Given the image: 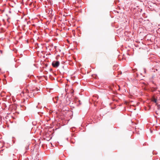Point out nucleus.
I'll return each instance as SVG.
<instances>
[{
  "label": "nucleus",
  "mask_w": 160,
  "mask_h": 160,
  "mask_svg": "<svg viewBox=\"0 0 160 160\" xmlns=\"http://www.w3.org/2000/svg\"><path fill=\"white\" fill-rule=\"evenodd\" d=\"M60 63L58 61H54L52 63V65L54 68H57L59 65Z\"/></svg>",
  "instance_id": "1"
},
{
  "label": "nucleus",
  "mask_w": 160,
  "mask_h": 160,
  "mask_svg": "<svg viewBox=\"0 0 160 160\" xmlns=\"http://www.w3.org/2000/svg\"><path fill=\"white\" fill-rule=\"evenodd\" d=\"M29 93L28 90L27 89H24L22 92L20 94L21 96L22 97V94H24V93Z\"/></svg>",
  "instance_id": "2"
},
{
  "label": "nucleus",
  "mask_w": 160,
  "mask_h": 160,
  "mask_svg": "<svg viewBox=\"0 0 160 160\" xmlns=\"http://www.w3.org/2000/svg\"><path fill=\"white\" fill-rule=\"evenodd\" d=\"M28 96L29 97V95L28 94V93H24V94H22V96H26L27 97Z\"/></svg>",
  "instance_id": "3"
},
{
  "label": "nucleus",
  "mask_w": 160,
  "mask_h": 160,
  "mask_svg": "<svg viewBox=\"0 0 160 160\" xmlns=\"http://www.w3.org/2000/svg\"><path fill=\"white\" fill-rule=\"evenodd\" d=\"M157 107H158V109H160V105H158Z\"/></svg>",
  "instance_id": "4"
},
{
  "label": "nucleus",
  "mask_w": 160,
  "mask_h": 160,
  "mask_svg": "<svg viewBox=\"0 0 160 160\" xmlns=\"http://www.w3.org/2000/svg\"><path fill=\"white\" fill-rule=\"evenodd\" d=\"M153 101L155 102V103H156L157 102V100L156 99H154V100H153Z\"/></svg>",
  "instance_id": "5"
},
{
  "label": "nucleus",
  "mask_w": 160,
  "mask_h": 160,
  "mask_svg": "<svg viewBox=\"0 0 160 160\" xmlns=\"http://www.w3.org/2000/svg\"><path fill=\"white\" fill-rule=\"evenodd\" d=\"M0 52H1V54H2V50H0Z\"/></svg>",
  "instance_id": "6"
}]
</instances>
